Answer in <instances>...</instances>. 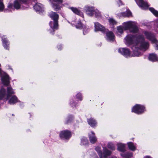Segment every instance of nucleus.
Segmentation results:
<instances>
[{"mask_svg": "<svg viewBox=\"0 0 158 158\" xmlns=\"http://www.w3.org/2000/svg\"><path fill=\"white\" fill-rule=\"evenodd\" d=\"M144 39V37L142 35H136L135 36L130 35H128L125 38V43L127 45H133L131 47L133 54L131 55L129 50L126 48H119L118 52L126 57L139 56L140 54L138 50H145L149 46L148 43L145 42Z\"/></svg>", "mask_w": 158, "mask_h": 158, "instance_id": "obj_1", "label": "nucleus"}, {"mask_svg": "<svg viewBox=\"0 0 158 158\" xmlns=\"http://www.w3.org/2000/svg\"><path fill=\"white\" fill-rule=\"evenodd\" d=\"M7 94H6L5 89L2 87L0 90V100L3 98L7 100L10 98L8 102L10 104H14L18 102L17 97L15 95L11 96L12 94H15L13 90L10 86H9L7 89Z\"/></svg>", "mask_w": 158, "mask_h": 158, "instance_id": "obj_2", "label": "nucleus"}, {"mask_svg": "<svg viewBox=\"0 0 158 158\" xmlns=\"http://www.w3.org/2000/svg\"><path fill=\"white\" fill-rule=\"evenodd\" d=\"M123 28L125 30H129L133 33H136L138 31L137 26V23L132 21H129L124 22L123 23Z\"/></svg>", "mask_w": 158, "mask_h": 158, "instance_id": "obj_3", "label": "nucleus"}, {"mask_svg": "<svg viewBox=\"0 0 158 158\" xmlns=\"http://www.w3.org/2000/svg\"><path fill=\"white\" fill-rule=\"evenodd\" d=\"M29 2V0H15L14 2L13 5L12 4H10L8 7L9 9H12L14 7V8L18 10L20 8L21 3L27 4Z\"/></svg>", "mask_w": 158, "mask_h": 158, "instance_id": "obj_4", "label": "nucleus"}, {"mask_svg": "<svg viewBox=\"0 0 158 158\" xmlns=\"http://www.w3.org/2000/svg\"><path fill=\"white\" fill-rule=\"evenodd\" d=\"M144 34L147 38L156 44V48L158 50V41L156 40L154 35L151 32L145 31Z\"/></svg>", "mask_w": 158, "mask_h": 158, "instance_id": "obj_5", "label": "nucleus"}, {"mask_svg": "<svg viewBox=\"0 0 158 158\" xmlns=\"http://www.w3.org/2000/svg\"><path fill=\"white\" fill-rule=\"evenodd\" d=\"M145 111V107L142 105L136 104L132 109V112L137 114L143 113Z\"/></svg>", "mask_w": 158, "mask_h": 158, "instance_id": "obj_6", "label": "nucleus"}, {"mask_svg": "<svg viewBox=\"0 0 158 158\" xmlns=\"http://www.w3.org/2000/svg\"><path fill=\"white\" fill-rule=\"evenodd\" d=\"M51 2L52 7L56 10L57 11L60 9L61 6L60 4L62 2V0H50Z\"/></svg>", "mask_w": 158, "mask_h": 158, "instance_id": "obj_7", "label": "nucleus"}, {"mask_svg": "<svg viewBox=\"0 0 158 158\" xmlns=\"http://www.w3.org/2000/svg\"><path fill=\"white\" fill-rule=\"evenodd\" d=\"M49 25L51 28L50 29V32L52 34L58 28V21H50L49 23Z\"/></svg>", "mask_w": 158, "mask_h": 158, "instance_id": "obj_8", "label": "nucleus"}, {"mask_svg": "<svg viewBox=\"0 0 158 158\" xmlns=\"http://www.w3.org/2000/svg\"><path fill=\"white\" fill-rule=\"evenodd\" d=\"M75 26L77 28L81 29L82 27L83 29V33L84 35L89 31V30L87 26L84 25L82 26L81 22L80 21H78Z\"/></svg>", "mask_w": 158, "mask_h": 158, "instance_id": "obj_9", "label": "nucleus"}, {"mask_svg": "<svg viewBox=\"0 0 158 158\" xmlns=\"http://www.w3.org/2000/svg\"><path fill=\"white\" fill-rule=\"evenodd\" d=\"M60 137L62 139H67L71 136V133L68 131H62L60 133Z\"/></svg>", "mask_w": 158, "mask_h": 158, "instance_id": "obj_10", "label": "nucleus"}, {"mask_svg": "<svg viewBox=\"0 0 158 158\" xmlns=\"http://www.w3.org/2000/svg\"><path fill=\"white\" fill-rule=\"evenodd\" d=\"M136 2L137 4L143 10L147 9L149 6L147 2H144L143 0H137Z\"/></svg>", "mask_w": 158, "mask_h": 158, "instance_id": "obj_11", "label": "nucleus"}, {"mask_svg": "<svg viewBox=\"0 0 158 158\" xmlns=\"http://www.w3.org/2000/svg\"><path fill=\"white\" fill-rule=\"evenodd\" d=\"M94 24V30L95 31H100L102 32H104L106 29L102 25H101L98 22H95Z\"/></svg>", "mask_w": 158, "mask_h": 158, "instance_id": "obj_12", "label": "nucleus"}, {"mask_svg": "<svg viewBox=\"0 0 158 158\" xmlns=\"http://www.w3.org/2000/svg\"><path fill=\"white\" fill-rule=\"evenodd\" d=\"M2 81L3 84L6 85H8L10 83V78L7 74H5L2 77Z\"/></svg>", "mask_w": 158, "mask_h": 158, "instance_id": "obj_13", "label": "nucleus"}, {"mask_svg": "<svg viewBox=\"0 0 158 158\" xmlns=\"http://www.w3.org/2000/svg\"><path fill=\"white\" fill-rule=\"evenodd\" d=\"M49 17L53 20V21H58L59 15L56 13L52 11L49 14Z\"/></svg>", "mask_w": 158, "mask_h": 158, "instance_id": "obj_14", "label": "nucleus"}, {"mask_svg": "<svg viewBox=\"0 0 158 158\" xmlns=\"http://www.w3.org/2000/svg\"><path fill=\"white\" fill-rule=\"evenodd\" d=\"M90 141L92 143H94L96 142L97 139L94 133L92 131L89 135Z\"/></svg>", "mask_w": 158, "mask_h": 158, "instance_id": "obj_15", "label": "nucleus"}, {"mask_svg": "<svg viewBox=\"0 0 158 158\" xmlns=\"http://www.w3.org/2000/svg\"><path fill=\"white\" fill-rule=\"evenodd\" d=\"M106 39L109 41H113L114 40V35L113 33L109 31L106 33Z\"/></svg>", "mask_w": 158, "mask_h": 158, "instance_id": "obj_16", "label": "nucleus"}, {"mask_svg": "<svg viewBox=\"0 0 158 158\" xmlns=\"http://www.w3.org/2000/svg\"><path fill=\"white\" fill-rule=\"evenodd\" d=\"M34 8L37 11H42L43 10V6L40 3H37L34 6Z\"/></svg>", "mask_w": 158, "mask_h": 158, "instance_id": "obj_17", "label": "nucleus"}, {"mask_svg": "<svg viewBox=\"0 0 158 158\" xmlns=\"http://www.w3.org/2000/svg\"><path fill=\"white\" fill-rule=\"evenodd\" d=\"M2 44L4 48L6 49H9V42L6 38H2Z\"/></svg>", "mask_w": 158, "mask_h": 158, "instance_id": "obj_18", "label": "nucleus"}, {"mask_svg": "<svg viewBox=\"0 0 158 158\" xmlns=\"http://www.w3.org/2000/svg\"><path fill=\"white\" fill-rule=\"evenodd\" d=\"M70 9L75 14L82 17L83 16V15L82 13L77 8L74 7H71L70 8Z\"/></svg>", "mask_w": 158, "mask_h": 158, "instance_id": "obj_19", "label": "nucleus"}, {"mask_svg": "<svg viewBox=\"0 0 158 158\" xmlns=\"http://www.w3.org/2000/svg\"><path fill=\"white\" fill-rule=\"evenodd\" d=\"M118 146V150L121 152H124L125 151V145L124 144L121 143H118L117 144Z\"/></svg>", "mask_w": 158, "mask_h": 158, "instance_id": "obj_20", "label": "nucleus"}, {"mask_svg": "<svg viewBox=\"0 0 158 158\" xmlns=\"http://www.w3.org/2000/svg\"><path fill=\"white\" fill-rule=\"evenodd\" d=\"M148 58L150 60L152 61H158V58H157L156 55L154 53L150 54Z\"/></svg>", "mask_w": 158, "mask_h": 158, "instance_id": "obj_21", "label": "nucleus"}, {"mask_svg": "<svg viewBox=\"0 0 158 158\" xmlns=\"http://www.w3.org/2000/svg\"><path fill=\"white\" fill-rule=\"evenodd\" d=\"M88 124L91 127H93L96 124V122L93 118H91L87 119Z\"/></svg>", "mask_w": 158, "mask_h": 158, "instance_id": "obj_22", "label": "nucleus"}, {"mask_svg": "<svg viewBox=\"0 0 158 158\" xmlns=\"http://www.w3.org/2000/svg\"><path fill=\"white\" fill-rule=\"evenodd\" d=\"M127 144L129 147V148L132 151H134L136 149V147L135 145L131 142H129L127 143Z\"/></svg>", "mask_w": 158, "mask_h": 158, "instance_id": "obj_23", "label": "nucleus"}, {"mask_svg": "<svg viewBox=\"0 0 158 158\" xmlns=\"http://www.w3.org/2000/svg\"><path fill=\"white\" fill-rule=\"evenodd\" d=\"M111 152L108 150L106 148H103V154L104 157H106L107 156H109L111 154Z\"/></svg>", "mask_w": 158, "mask_h": 158, "instance_id": "obj_24", "label": "nucleus"}, {"mask_svg": "<svg viewBox=\"0 0 158 158\" xmlns=\"http://www.w3.org/2000/svg\"><path fill=\"white\" fill-rule=\"evenodd\" d=\"M122 15L123 16L129 17L131 16L132 14L129 10H127L126 12L121 13Z\"/></svg>", "mask_w": 158, "mask_h": 158, "instance_id": "obj_25", "label": "nucleus"}, {"mask_svg": "<svg viewBox=\"0 0 158 158\" xmlns=\"http://www.w3.org/2000/svg\"><path fill=\"white\" fill-rule=\"evenodd\" d=\"M149 10L153 13L156 16L158 17V11L155 10L153 8H150Z\"/></svg>", "mask_w": 158, "mask_h": 158, "instance_id": "obj_26", "label": "nucleus"}, {"mask_svg": "<svg viewBox=\"0 0 158 158\" xmlns=\"http://www.w3.org/2000/svg\"><path fill=\"white\" fill-rule=\"evenodd\" d=\"M121 155L125 158H130L132 156L133 154L131 153H127L124 154H121Z\"/></svg>", "mask_w": 158, "mask_h": 158, "instance_id": "obj_27", "label": "nucleus"}, {"mask_svg": "<svg viewBox=\"0 0 158 158\" xmlns=\"http://www.w3.org/2000/svg\"><path fill=\"white\" fill-rule=\"evenodd\" d=\"M95 10H93V9L91 8H89L86 10V13L90 16H92L94 14Z\"/></svg>", "mask_w": 158, "mask_h": 158, "instance_id": "obj_28", "label": "nucleus"}, {"mask_svg": "<svg viewBox=\"0 0 158 158\" xmlns=\"http://www.w3.org/2000/svg\"><path fill=\"white\" fill-rule=\"evenodd\" d=\"M100 148L99 147H97L95 148V149L96 151L98 153V154L100 156V158H102V152Z\"/></svg>", "mask_w": 158, "mask_h": 158, "instance_id": "obj_29", "label": "nucleus"}, {"mask_svg": "<svg viewBox=\"0 0 158 158\" xmlns=\"http://www.w3.org/2000/svg\"><path fill=\"white\" fill-rule=\"evenodd\" d=\"M88 143V140L85 137H83L81 140V144L82 145H86Z\"/></svg>", "mask_w": 158, "mask_h": 158, "instance_id": "obj_30", "label": "nucleus"}, {"mask_svg": "<svg viewBox=\"0 0 158 158\" xmlns=\"http://www.w3.org/2000/svg\"><path fill=\"white\" fill-rule=\"evenodd\" d=\"M117 33L118 34L119 33L122 34L123 32V28L121 26H118L117 27Z\"/></svg>", "mask_w": 158, "mask_h": 158, "instance_id": "obj_31", "label": "nucleus"}, {"mask_svg": "<svg viewBox=\"0 0 158 158\" xmlns=\"http://www.w3.org/2000/svg\"><path fill=\"white\" fill-rule=\"evenodd\" d=\"M94 13L95 16L97 18L100 17L101 16V14L100 12L97 10H95Z\"/></svg>", "mask_w": 158, "mask_h": 158, "instance_id": "obj_32", "label": "nucleus"}, {"mask_svg": "<svg viewBox=\"0 0 158 158\" xmlns=\"http://www.w3.org/2000/svg\"><path fill=\"white\" fill-rule=\"evenodd\" d=\"M108 147L112 150L115 149V147L114 144L111 143H109L108 145Z\"/></svg>", "mask_w": 158, "mask_h": 158, "instance_id": "obj_33", "label": "nucleus"}, {"mask_svg": "<svg viewBox=\"0 0 158 158\" xmlns=\"http://www.w3.org/2000/svg\"><path fill=\"white\" fill-rule=\"evenodd\" d=\"M109 23L112 25H114L116 24V22L115 21L112 19H109Z\"/></svg>", "mask_w": 158, "mask_h": 158, "instance_id": "obj_34", "label": "nucleus"}, {"mask_svg": "<svg viewBox=\"0 0 158 158\" xmlns=\"http://www.w3.org/2000/svg\"><path fill=\"white\" fill-rule=\"evenodd\" d=\"M4 9V5L3 2L0 1V12L3 11Z\"/></svg>", "mask_w": 158, "mask_h": 158, "instance_id": "obj_35", "label": "nucleus"}, {"mask_svg": "<svg viewBox=\"0 0 158 158\" xmlns=\"http://www.w3.org/2000/svg\"><path fill=\"white\" fill-rule=\"evenodd\" d=\"M77 98L80 100H82V98L81 94L78 93L77 95Z\"/></svg>", "mask_w": 158, "mask_h": 158, "instance_id": "obj_36", "label": "nucleus"}, {"mask_svg": "<svg viewBox=\"0 0 158 158\" xmlns=\"http://www.w3.org/2000/svg\"><path fill=\"white\" fill-rule=\"evenodd\" d=\"M118 5L119 6L123 4H122V2L120 0H118Z\"/></svg>", "mask_w": 158, "mask_h": 158, "instance_id": "obj_37", "label": "nucleus"}, {"mask_svg": "<svg viewBox=\"0 0 158 158\" xmlns=\"http://www.w3.org/2000/svg\"><path fill=\"white\" fill-rule=\"evenodd\" d=\"M58 49L61 50V49L62 46L60 45H59L58 46Z\"/></svg>", "mask_w": 158, "mask_h": 158, "instance_id": "obj_38", "label": "nucleus"}, {"mask_svg": "<svg viewBox=\"0 0 158 158\" xmlns=\"http://www.w3.org/2000/svg\"><path fill=\"white\" fill-rule=\"evenodd\" d=\"M144 158H152L150 156H147L144 157Z\"/></svg>", "mask_w": 158, "mask_h": 158, "instance_id": "obj_39", "label": "nucleus"}, {"mask_svg": "<svg viewBox=\"0 0 158 158\" xmlns=\"http://www.w3.org/2000/svg\"><path fill=\"white\" fill-rule=\"evenodd\" d=\"M35 1H36V0H34V2H35Z\"/></svg>", "mask_w": 158, "mask_h": 158, "instance_id": "obj_40", "label": "nucleus"}]
</instances>
